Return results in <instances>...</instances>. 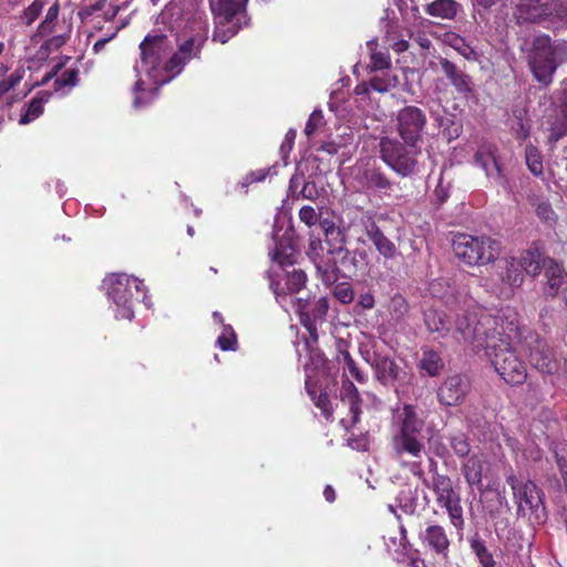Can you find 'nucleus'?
Returning <instances> with one entry per match:
<instances>
[{
    "label": "nucleus",
    "mask_w": 567,
    "mask_h": 567,
    "mask_svg": "<svg viewBox=\"0 0 567 567\" xmlns=\"http://www.w3.org/2000/svg\"><path fill=\"white\" fill-rule=\"evenodd\" d=\"M271 171H272V168L258 169V171L251 172L249 175H247L246 179L248 183L262 182Z\"/></svg>",
    "instance_id": "6e6d98bb"
},
{
    "label": "nucleus",
    "mask_w": 567,
    "mask_h": 567,
    "mask_svg": "<svg viewBox=\"0 0 567 567\" xmlns=\"http://www.w3.org/2000/svg\"><path fill=\"white\" fill-rule=\"evenodd\" d=\"M420 538L426 547L434 550L437 555L446 558L450 540L442 526L430 525L420 533Z\"/></svg>",
    "instance_id": "4be33fe9"
},
{
    "label": "nucleus",
    "mask_w": 567,
    "mask_h": 567,
    "mask_svg": "<svg viewBox=\"0 0 567 567\" xmlns=\"http://www.w3.org/2000/svg\"><path fill=\"white\" fill-rule=\"evenodd\" d=\"M395 420L399 423V432L393 437V450L398 456L409 455L420 460L425 452L422 430L423 417L410 404L403 405L395 412Z\"/></svg>",
    "instance_id": "0eeeda50"
},
{
    "label": "nucleus",
    "mask_w": 567,
    "mask_h": 567,
    "mask_svg": "<svg viewBox=\"0 0 567 567\" xmlns=\"http://www.w3.org/2000/svg\"><path fill=\"white\" fill-rule=\"evenodd\" d=\"M414 41L422 48V49H430L431 47V40L425 34H417L414 37Z\"/></svg>",
    "instance_id": "bf43d9fd"
},
{
    "label": "nucleus",
    "mask_w": 567,
    "mask_h": 567,
    "mask_svg": "<svg viewBox=\"0 0 567 567\" xmlns=\"http://www.w3.org/2000/svg\"><path fill=\"white\" fill-rule=\"evenodd\" d=\"M506 482L513 489L519 509H537L542 505L539 491L532 481H522L514 475H509Z\"/></svg>",
    "instance_id": "dca6fc26"
},
{
    "label": "nucleus",
    "mask_w": 567,
    "mask_h": 567,
    "mask_svg": "<svg viewBox=\"0 0 567 567\" xmlns=\"http://www.w3.org/2000/svg\"><path fill=\"white\" fill-rule=\"evenodd\" d=\"M289 189L291 194L301 195L303 198L313 199L318 196L316 185L310 182H303L301 176L295 175L290 179Z\"/></svg>",
    "instance_id": "4c0bfd02"
},
{
    "label": "nucleus",
    "mask_w": 567,
    "mask_h": 567,
    "mask_svg": "<svg viewBox=\"0 0 567 567\" xmlns=\"http://www.w3.org/2000/svg\"><path fill=\"white\" fill-rule=\"evenodd\" d=\"M472 547L480 560L481 567H494L495 563L493 556L488 553L482 543L475 542L473 543Z\"/></svg>",
    "instance_id": "c03bdc74"
},
{
    "label": "nucleus",
    "mask_w": 567,
    "mask_h": 567,
    "mask_svg": "<svg viewBox=\"0 0 567 567\" xmlns=\"http://www.w3.org/2000/svg\"><path fill=\"white\" fill-rule=\"evenodd\" d=\"M43 9V3L39 0L31 3L23 13V21L27 25L32 24L40 16Z\"/></svg>",
    "instance_id": "de8ad7c7"
},
{
    "label": "nucleus",
    "mask_w": 567,
    "mask_h": 567,
    "mask_svg": "<svg viewBox=\"0 0 567 567\" xmlns=\"http://www.w3.org/2000/svg\"><path fill=\"white\" fill-rule=\"evenodd\" d=\"M59 11V3H54L48 9L44 20L40 23L38 34L35 37H48L61 29L58 21Z\"/></svg>",
    "instance_id": "2f4dec72"
},
{
    "label": "nucleus",
    "mask_w": 567,
    "mask_h": 567,
    "mask_svg": "<svg viewBox=\"0 0 567 567\" xmlns=\"http://www.w3.org/2000/svg\"><path fill=\"white\" fill-rule=\"evenodd\" d=\"M341 408L349 410V415L341 417L340 422L348 429L354 425L359 420L360 406L357 388L352 382L346 381L342 384L340 392Z\"/></svg>",
    "instance_id": "aec40b11"
},
{
    "label": "nucleus",
    "mask_w": 567,
    "mask_h": 567,
    "mask_svg": "<svg viewBox=\"0 0 567 567\" xmlns=\"http://www.w3.org/2000/svg\"><path fill=\"white\" fill-rule=\"evenodd\" d=\"M392 48L396 52H404L409 48V42L406 40H399L392 44Z\"/></svg>",
    "instance_id": "0e129e2a"
},
{
    "label": "nucleus",
    "mask_w": 567,
    "mask_h": 567,
    "mask_svg": "<svg viewBox=\"0 0 567 567\" xmlns=\"http://www.w3.org/2000/svg\"><path fill=\"white\" fill-rule=\"evenodd\" d=\"M378 43L374 40L367 42V48L371 53L369 68L372 71H388L391 61L390 56L384 51H377Z\"/></svg>",
    "instance_id": "72a5a7b5"
},
{
    "label": "nucleus",
    "mask_w": 567,
    "mask_h": 567,
    "mask_svg": "<svg viewBox=\"0 0 567 567\" xmlns=\"http://www.w3.org/2000/svg\"><path fill=\"white\" fill-rule=\"evenodd\" d=\"M424 322L430 332H436L440 336L449 330L445 315L436 309H429L424 312Z\"/></svg>",
    "instance_id": "f704fd0d"
},
{
    "label": "nucleus",
    "mask_w": 567,
    "mask_h": 567,
    "mask_svg": "<svg viewBox=\"0 0 567 567\" xmlns=\"http://www.w3.org/2000/svg\"><path fill=\"white\" fill-rule=\"evenodd\" d=\"M308 255L313 260L319 271L323 270L324 272H328L329 270H333L331 259L329 257H324L322 243L319 239H310Z\"/></svg>",
    "instance_id": "473e14b6"
},
{
    "label": "nucleus",
    "mask_w": 567,
    "mask_h": 567,
    "mask_svg": "<svg viewBox=\"0 0 567 567\" xmlns=\"http://www.w3.org/2000/svg\"><path fill=\"white\" fill-rule=\"evenodd\" d=\"M367 236L373 243L379 254L384 258L392 259L395 257V245L384 236V234L374 223L367 227Z\"/></svg>",
    "instance_id": "393cba45"
},
{
    "label": "nucleus",
    "mask_w": 567,
    "mask_h": 567,
    "mask_svg": "<svg viewBox=\"0 0 567 567\" xmlns=\"http://www.w3.org/2000/svg\"><path fill=\"white\" fill-rule=\"evenodd\" d=\"M398 131L406 144H416L426 125L425 113L416 106H405L396 116Z\"/></svg>",
    "instance_id": "4468645a"
},
{
    "label": "nucleus",
    "mask_w": 567,
    "mask_h": 567,
    "mask_svg": "<svg viewBox=\"0 0 567 567\" xmlns=\"http://www.w3.org/2000/svg\"><path fill=\"white\" fill-rule=\"evenodd\" d=\"M102 287L109 301V309L116 320L131 321L135 316V307L143 301L151 307L148 289L140 278L124 272L110 274Z\"/></svg>",
    "instance_id": "7ed1b4c3"
},
{
    "label": "nucleus",
    "mask_w": 567,
    "mask_h": 567,
    "mask_svg": "<svg viewBox=\"0 0 567 567\" xmlns=\"http://www.w3.org/2000/svg\"><path fill=\"white\" fill-rule=\"evenodd\" d=\"M544 292L555 297L567 290V274L554 259L544 260Z\"/></svg>",
    "instance_id": "6ab92c4d"
},
{
    "label": "nucleus",
    "mask_w": 567,
    "mask_h": 567,
    "mask_svg": "<svg viewBox=\"0 0 567 567\" xmlns=\"http://www.w3.org/2000/svg\"><path fill=\"white\" fill-rule=\"evenodd\" d=\"M70 25L65 27V31L56 35L51 37L40 49L41 58H45L51 48L58 49L64 44L69 38Z\"/></svg>",
    "instance_id": "79ce46f5"
},
{
    "label": "nucleus",
    "mask_w": 567,
    "mask_h": 567,
    "mask_svg": "<svg viewBox=\"0 0 567 567\" xmlns=\"http://www.w3.org/2000/svg\"><path fill=\"white\" fill-rule=\"evenodd\" d=\"M451 446L458 456H465L470 452V444L463 434L452 436Z\"/></svg>",
    "instance_id": "8fccbe9b"
},
{
    "label": "nucleus",
    "mask_w": 567,
    "mask_h": 567,
    "mask_svg": "<svg viewBox=\"0 0 567 567\" xmlns=\"http://www.w3.org/2000/svg\"><path fill=\"white\" fill-rule=\"evenodd\" d=\"M443 73L450 79L451 83L456 87L458 92H465L468 90L467 78L458 72L453 63L442 59L440 61Z\"/></svg>",
    "instance_id": "e433bc0d"
},
{
    "label": "nucleus",
    "mask_w": 567,
    "mask_h": 567,
    "mask_svg": "<svg viewBox=\"0 0 567 567\" xmlns=\"http://www.w3.org/2000/svg\"><path fill=\"white\" fill-rule=\"evenodd\" d=\"M396 75L389 71H383L381 75H375L371 79L370 89L365 84L355 87L357 94L370 93V90L379 93H384L398 85Z\"/></svg>",
    "instance_id": "bb28decb"
},
{
    "label": "nucleus",
    "mask_w": 567,
    "mask_h": 567,
    "mask_svg": "<svg viewBox=\"0 0 567 567\" xmlns=\"http://www.w3.org/2000/svg\"><path fill=\"white\" fill-rule=\"evenodd\" d=\"M321 148L328 154H337L340 148V145L337 144L336 142H327L322 144Z\"/></svg>",
    "instance_id": "052dcab7"
},
{
    "label": "nucleus",
    "mask_w": 567,
    "mask_h": 567,
    "mask_svg": "<svg viewBox=\"0 0 567 567\" xmlns=\"http://www.w3.org/2000/svg\"><path fill=\"white\" fill-rule=\"evenodd\" d=\"M544 260L545 259L537 247H532L523 251L519 258H517L520 270H524L527 275L533 277L539 275Z\"/></svg>",
    "instance_id": "a878e982"
},
{
    "label": "nucleus",
    "mask_w": 567,
    "mask_h": 567,
    "mask_svg": "<svg viewBox=\"0 0 567 567\" xmlns=\"http://www.w3.org/2000/svg\"><path fill=\"white\" fill-rule=\"evenodd\" d=\"M296 131L295 130H289L287 133H286V136H285V141L281 145V151L284 152L285 148L287 147L288 151H290L292 148V145H293V142H295V138H296Z\"/></svg>",
    "instance_id": "13d9d810"
},
{
    "label": "nucleus",
    "mask_w": 567,
    "mask_h": 567,
    "mask_svg": "<svg viewBox=\"0 0 567 567\" xmlns=\"http://www.w3.org/2000/svg\"><path fill=\"white\" fill-rule=\"evenodd\" d=\"M323 496L328 503H333L336 501V492H334L333 487L330 485H327L323 489Z\"/></svg>",
    "instance_id": "680f3d73"
},
{
    "label": "nucleus",
    "mask_w": 567,
    "mask_h": 567,
    "mask_svg": "<svg viewBox=\"0 0 567 567\" xmlns=\"http://www.w3.org/2000/svg\"><path fill=\"white\" fill-rule=\"evenodd\" d=\"M299 218L308 227H311L320 220V214L313 207L306 205L300 208Z\"/></svg>",
    "instance_id": "49530a36"
},
{
    "label": "nucleus",
    "mask_w": 567,
    "mask_h": 567,
    "mask_svg": "<svg viewBox=\"0 0 567 567\" xmlns=\"http://www.w3.org/2000/svg\"><path fill=\"white\" fill-rule=\"evenodd\" d=\"M461 133V126L454 125L452 128L447 131V137L449 140H453L460 136Z\"/></svg>",
    "instance_id": "69168bd1"
},
{
    "label": "nucleus",
    "mask_w": 567,
    "mask_h": 567,
    "mask_svg": "<svg viewBox=\"0 0 567 567\" xmlns=\"http://www.w3.org/2000/svg\"><path fill=\"white\" fill-rule=\"evenodd\" d=\"M320 226L324 231L327 243L330 245L328 252L332 254L337 250H342V237L339 228L328 219L320 221Z\"/></svg>",
    "instance_id": "58836bf2"
},
{
    "label": "nucleus",
    "mask_w": 567,
    "mask_h": 567,
    "mask_svg": "<svg viewBox=\"0 0 567 567\" xmlns=\"http://www.w3.org/2000/svg\"><path fill=\"white\" fill-rule=\"evenodd\" d=\"M496 269L497 278L501 282V295L509 298L514 290L519 288L524 281V275L518 266L517 258L501 259L496 265Z\"/></svg>",
    "instance_id": "2eb2a0df"
},
{
    "label": "nucleus",
    "mask_w": 567,
    "mask_h": 567,
    "mask_svg": "<svg viewBox=\"0 0 567 567\" xmlns=\"http://www.w3.org/2000/svg\"><path fill=\"white\" fill-rule=\"evenodd\" d=\"M271 258L276 270L295 267V249L290 244L279 243L276 245Z\"/></svg>",
    "instance_id": "c85d7f7f"
},
{
    "label": "nucleus",
    "mask_w": 567,
    "mask_h": 567,
    "mask_svg": "<svg viewBox=\"0 0 567 567\" xmlns=\"http://www.w3.org/2000/svg\"><path fill=\"white\" fill-rule=\"evenodd\" d=\"M444 367L441 355L430 349L423 350L422 359L420 360V368L424 370L429 375H437Z\"/></svg>",
    "instance_id": "c9c22d12"
},
{
    "label": "nucleus",
    "mask_w": 567,
    "mask_h": 567,
    "mask_svg": "<svg viewBox=\"0 0 567 567\" xmlns=\"http://www.w3.org/2000/svg\"><path fill=\"white\" fill-rule=\"evenodd\" d=\"M328 309L329 303L326 298H319L313 305L310 300L308 301L306 313L309 316L313 329L306 328L310 337L297 343L299 362L302 364L306 374V389L313 400L316 399L320 377L326 374L327 363L323 354L316 348V322L324 318Z\"/></svg>",
    "instance_id": "39448f33"
},
{
    "label": "nucleus",
    "mask_w": 567,
    "mask_h": 567,
    "mask_svg": "<svg viewBox=\"0 0 567 567\" xmlns=\"http://www.w3.org/2000/svg\"><path fill=\"white\" fill-rule=\"evenodd\" d=\"M463 475L470 486H480L482 483L483 460L477 455L470 456L462 466Z\"/></svg>",
    "instance_id": "c756f323"
},
{
    "label": "nucleus",
    "mask_w": 567,
    "mask_h": 567,
    "mask_svg": "<svg viewBox=\"0 0 567 567\" xmlns=\"http://www.w3.org/2000/svg\"><path fill=\"white\" fill-rule=\"evenodd\" d=\"M567 133L566 124H557L550 127V134L548 135L549 143H555Z\"/></svg>",
    "instance_id": "5fc2aeb1"
},
{
    "label": "nucleus",
    "mask_w": 567,
    "mask_h": 567,
    "mask_svg": "<svg viewBox=\"0 0 567 567\" xmlns=\"http://www.w3.org/2000/svg\"><path fill=\"white\" fill-rule=\"evenodd\" d=\"M525 159L526 164L528 166V169L536 176H539L543 174V158L542 154L538 151L537 147L529 145L526 147L525 151Z\"/></svg>",
    "instance_id": "ea45409f"
},
{
    "label": "nucleus",
    "mask_w": 567,
    "mask_h": 567,
    "mask_svg": "<svg viewBox=\"0 0 567 567\" xmlns=\"http://www.w3.org/2000/svg\"><path fill=\"white\" fill-rule=\"evenodd\" d=\"M156 24L167 25L176 33L177 51L172 53L173 45L166 33L153 30L140 44L141 58L134 70V106H143L152 101L158 87L176 75L193 59L197 58L208 37V21L203 13L186 17L176 3H169L158 14Z\"/></svg>",
    "instance_id": "f257e3e1"
},
{
    "label": "nucleus",
    "mask_w": 567,
    "mask_h": 567,
    "mask_svg": "<svg viewBox=\"0 0 567 567\" xmlns=\"http://www.w3.org/2000/svg\"><path fill=\"white\" fill-rule=\"evenodd\" d=\"M322 121H323V115H322V112L320 110H315L308 121H307V124H306V127H305V134L310 137L311 135H313V133L317 131V128L322 124Z\"/></svg>",
    "instance_id": "09e8293b"
},
{
    "label": "nucleus",
    "mask_w": 567,
    "mask_h": 567,
    "mask_svg": "<svg viewBox=\"0 0 567 567\" xmlns=\"http://www.w3.org/2000/svg\"><path fill=\"white\" fill-rule=\"evenodd\" d=\"M358 303L363 309H372L374 307V297L371 293H362L359 297Z\"/></svg>",
    "instance_id": "4d7b16f0"
},
{
    "label": "nucleus",
    "mask_w": 567,
    "mask_h": 567,
    "mask_svg": "<svg viewBox=\"0 0 567 567\" xmlns=\"http://www.w3.org/2000/svg\"><path fill=\"white\" fill-rule=\"evenodd\" d=\"M213 322L219 329L216 344L221 351H236L237 350V336L230 324H226L220 312H213Z\"/></svg>",
    "instance_id": "5701e85b"
},
{
    "label": "nucleus",
    "mask_w": 567,
    "mask_h": 567,
    "mask_svg": "<svg viewBox=\"0 0 567 567\" xmlns=\"http://www.w3.org/2000/svg\"><path fill=\"white\" fill-rule=\"evenodd\" d=\"M51 94L41 92L32 99L25 111L21 114L19 124L25 125L37 120L43 113V105L50 99Z\"/></svg>",
    "instance_id": "7c9ffc66"
},
{
    "label": "nucleus",
    "mask_w": 567,
    "mask_h": 567,
    "mask_svg": "<svg viewBox=\"0 0 567 567\" xmlns=\"http://www.w3.org/2000/svg\"><path fill=\"white\" fill-rule=\"evenodd\" d=\"M411 567H425V564L421 559H413L410 564Z\"/></svg>",
    "instance_id": "338daca9"
},
{
    "label": "nucleus",
    "mask_w": 567,
    "mask_h": 567,
    "mask_svg": "<svg viewBox=\"0 0 567 567\" xmlns=\"http://www.w3.org/2000/svg\"><path fill=\"white\" fill-rule=\"evenodd\" d=\"M339 360L343 362L344 368H347L350 374L359 382L364 383L367 381V377L357 368L354 361L351 355L347 351H341L339 355Z\"/></svg>",
    "instance_id": "37998d69"
},
{
    "label": "nucleus",
    "mask_w": 567,
    "mask_h": 567,
    "mask_svg": "<svg viewBox=\"0 0 567 567\" xmlns=\"http://www.w3.org/2000/svg\"><path fill=\"white\" fill-rule=\"evenodd\" d=\"M380 154L382 161L401 177L411 176L417 171L420 150L416 144H402L395 138L383 137L380 141Z\"/></svg>",
    "instance_id": "9b49d317"
},
{
    "label": "nucleus",
    "mask_w": 567,
    "mask_h": 567,
    "mask_svg": "<svg viewBox=\"0 0 567 567\" xmlns=\"http://www.w3.org/2000/svg\"><path fill=\"white\" fill-rule=\"evenodd\" d=\"M520 337L514 311L493 316L481 308L458 317L454 332L457 342H464L474 350H485L497 373L512 385L522 384L526 379V368L515 353V344Z\"/></svg>",
    "instance_id": "f03ea898"
},
{
    "label": "nucleus",
    "mask_w": 567,
    "mask_h": 567,
    "mask_svg": "<svg viewBox=\"0 0 567 567\" xmlns=\"http://www.w3.org/2000/svg\"><path fill=\"white\" fill-rule=\"evenodd\" d=\"M115 35V32L109 37V38H105V39H100L97 40L94 45H93V51L95 53H99L103 48L104 45Z\"/></svg>",
    "instance_id": "e2e57ef3"
},
{
    "label": "nucleus",
    "mask_w": 567,
    "mask_h": 567,
    "mask_svg": "<svg viewBox=\"0 0 567 567\" xmlns=\"http://www.w3.org/2000/svg\"><path fill=\"white\" fill-rule=\"evenodd\" d=\"M458 10L460 4L454 0H435L425 8L429 16L440 19H453Z\"/></svg>",
    "instance_id": "cd10ccee"
},
{
    "label": "nucleus",
    "mask_w": 567,
    "mask_h": 567,
    "mask_svg": "<svg viewBox=\"0 0 567 567\" xmlns=\"http://www.w3.org/2000/svg\"><path fill=\"white\" fill-rule=\"evenodd\" d=\"M78 72L75 70H65L54 81L55 92L64 94L65 87H72L76 84Z\"/></svg>",
    "instance_id": "a19ab883"
},
{
    "label": "nucleus",
    "mask_w": 567,
    "mask_h": 567,
    "mask_svg": "<svg viewBox=\"0 0 567 567\" xmlns=\"http://www.w3.org/2000/svg\"><path fill=\"white\" fill-rule=\"evenodd\" d=\"M363 358L374 369L375 377L381 383L389 385L396 380L399 368L393 360L380 355L372 358L369 352L363 353Z\"/></svg>",
    "instance_id": "412c9836"
},
{
    "label": "nucleus",
    "mask_w": 567,
    "mask_h": 567,
    "mask_svg": "<svg viewBox=\"0 0 567 567\" xmlns=\"http://www.w3.org/2000/svg\"><path fill=\"white\" fill-rule=\"evenodd\" d=\"M474 163L485 172L489 179L502 183L503 168L495 145L488 142L481 143L474 155Z\"/></svg>",
    "instance_id": "f3484780"
},
{
    "label": "nucleus",
    "mask_w": 567,
    "mask_h": 567,
    "mask_svg": "<svg viewBox=\"0 0 567 567\" xmlns=\"http://www.w3.org/2000/svg\"><path fill=\"white\" fill-rule=\"evenodd\" d=\"M350 175L358 190L388 194L392 186L389 178L377 167V161L372 157L359 159L351 168Z\"/></svg>",
    "instance_id": "f8f14e48"
},
{
    "label": "nucleus",
    "mask_w": 567,
    "mask_h": 567,
    "mask_svg": "<svg viewBox=\"0 0 567 567\" xmlns=\"http://www.w3.org/2000/svg\"><path fill=\"white\" fill-rule=\"evenodd\" d=\"M333 293L334 297L344 305L352 302L354 298L353 289L347 282L337 285L334 287Z\"/></svg>",
    "instance_id": "a18cd8bd"
},
{
    "label": "nucleus",
    "mask_w": 567,
    "mask_h": 567,
    "mask_svg": "<svg viewBox=\"0 0 567 567\" xmlns=\"http://www.w3.org/2000/svg\"><path fill=\"white\" fill-rule=\"evenodd\" d=\"M526 58L534 79L548 85L557 68L567 61V41H551L546 34L537 35L533 39Z\"/></svg>",
    "instance_id": "423d86ee"
},
{
    "label": "nucleus",
    "mask_w": 567,
    "mask_h": 567,
    "mask_svg": "<svg viewBox=\"0 0 567 567\" xmlns=\"http://www.w3.org/2000/svg\"><path fill=\"white\" fill-rule=\"evenodd\" d=\"M536 212H537V216H538L540 219H543V220H545V221H547V223H549V221L554 220L555 213H554V210L551 209V207H550V205H549V204H547V203H542V204H539V205L537 206Z\"/></svg>",
    "instance_id": "603ef678"
},
{
    "label": "nucleus",
    "mask_w": 567,
    "mask_h": 567,
    "mask_svg": "<svg viewBox=\"0 0 567 567\" xmlns=\"http://www.w3.org/2000/svg\"><path fill=\"white\" fill-rule=\"evenodd\" d=\"M518 22L547 21L554 28L567 27V0H512Z\"/></svg>",
    "instance_id": "6e6552de"
},
{
    "label": "nucleus",
    "mask_w": 567,
    "mask_h": 567,
    "mask_svg": "<svg viewBox=\"0 0 567 567\" xmlns=\"http://www.w3.org/2000/svg\"><path fill=\"white\" fill-rule=\"evenodd\" d=\"M389 309L395 317H402L408 310L406 300L401 295H395L390 301Z\"/></svg>",
    "instance_id": "3c124183"
},
{
    "label": "nucleus",
    "mask_w": 567,
    "mask_h": 567,
    "mask_svg": "<svg viewBox=\"0 0 567 567\" xmlns=\"http://www.w3.org/2000/svg\"><path fill=\"white\" fill-rule=\"evenodd\" d=\"M316 405L322 411L324 416L329 419L332 414L331 404L328 395L320 393L317 398Z\"/></svg>",
    "instance_id": "864d4df0"
},
{
    "label": "nucleus",
    "mask_w": 567,
    "mask_h": 567,
    "mask_svg": "<svg viewBox=\"0 0 567 567\" xmlns=\"http://www.w3.org/2000/svg\"><path fill=\"white\" fill-rule=\"evenodd\" d=\"M452 247L456 258L470 266L492 262L501 251L498 241L486 236L470 234L455 235Z\"/></svg>",
    "instance_id": "9d476101"
},
{
    "label": "nucleus",
    "mask_w": 567,
    "mask_h": 567,
    "mask_svg": "<svg viewBox=\"0 0 567 567\" xmlns=\"http://www.w3.org/2000/svg\"><path fill=\"white\" fill-rule=\"evenodd\" d=\"M432 488L435 493L437 504L446 509L451 524L456 529H462L464 518L461 497L458 493L454 491L451 478L446 475L434 474L432 477Z\"/></svg>",
    "instance_id": "ddd939ff"
},
{
    "label": "nucleus",
    "mask_w": 567,
    "mask_h": 567,
    "mask_svg": "<svg viewBox=\"0 0 567 567\" xmlns=\"http://www.w3.org/2000/svg\"><path fill=\"white\" fill-rule=\"evenodd\" d=\"M248 0H210L215 17L213 41L226 43L239 29L247 24L246 3Z\"/></svg>",
    "instance_id": "1a4fd4ad"
},
{
    "label": "nucleus",
    "mask_w": 567,
    "mask_h": 567,
    "mask_svg": "<svg viewBox=\"0 0 567 567\" xmlns=\"http://www.w3.org/2000/svg\"><path fill=\"white\" fill-rule=\"evenodd\" d=\"M270 288L274 291L277 302L289 312L295 310L305 328L313 329L306 308L309 301V292L306 290L307 276L297 267L270 270Z\"/></svg>",
    "instance_id": "20e7f679"
},
{
    "label": "nucleus",
    "mask_w": 567,
    "mask_h": 567,
    "mask_svg": "<svg viewBox=\"0 0 567 567\" xmlns=\"http://www.w3.org/2000/svg\"><path fill=\"white\" fill-rule=\"evenodd\" d=\"M530 363L540 372L551 374L558 369V363L554 359L551 350L545 344L538 343L529 354Z\"/></svg>",
    "instance_id": "b1692460"
},
{
    "label": "nucleus",
    "mask_w": 567,
    "mask_h": 567,
    "mask_svg": "<svg viewBox=\"0 0 567 567\" xmlns=\"http://www.w3.org/2000/svg\"><path fill=\"white\" fill-rule=\"evenodd\" d=\"M433 115H434L435 121L437 122V125H439L440 127H443V126L445 125V121H444V118H443V117H441V116H439V115H435V114H433Z\"/></svg>",
    "instance_id": "774afa93"
},
{
    "label": "nucleus",
    "mask_w": 567,
    "mask_h": 567,
    "mask_svg": "<svg viewBox=\"0 0 567 567\" xmlns=\"http://www.w3.org/2000/svg\"><path fill=\"white\" fill-rule=\"evenodd\" d=\"M470 390V383L466 378L461 375H451L439 389V400L441 403L453 406L460 404Z\"/></svg>",
    "instance_id": "a211bd4d"
}]
</instances>
